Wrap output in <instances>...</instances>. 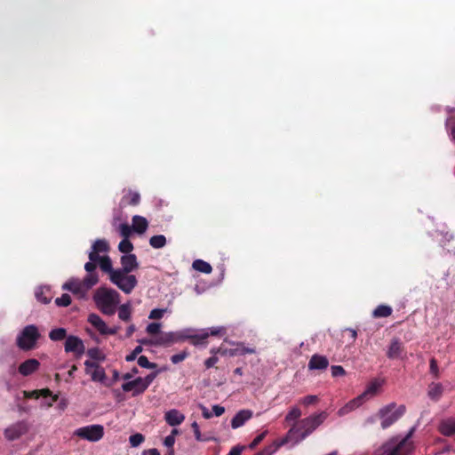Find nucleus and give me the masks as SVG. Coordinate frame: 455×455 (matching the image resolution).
Masks as SVG:
<instances>
[{"label":"nucleus","instance_id":"obj_53","mask_svg":"<svg viewBox=\"0 0 455 455\" xmlns=\"http://www.w3.org/2000/svg\"><path fill=\"white\" fill-rule=\"evenodd\" d=\"M164 312L165 309L155 308L151 310L148 318L154 320L161 319L164 316Z\"/></svg>","mask_w":455,"mask_h":455},{"label":"nucleus","instance_id":"obj_3","mask_svg":"<svg viewBox=\"0 0 455 455\" xmlns=\"http://www.w3.org/2000/svg\"><path fill=\"white\" fill-rule=\"evenodd\" d=\"M93 300L102 314L113 315L120 302V294L114 289L100 287L94 292Z\"/></svg>","mask_w":455,"mask_h":455},{"label":"nucleus","instance_id":"obj_29","mask_svg":"<svg viewBox=\"0 0 455 455\" xmlns=\"http://www.w3.org/2000/svg\"><path fill=\"white\" fill-rule=\"evenodd\" d=\"M97 262L99 263L100 269L103 272L108 273L109 276H111V275H113V272L116 270L113 268L112 261L108 256L100 257V259H97Z\"/></svg>","mask_w":455,"mask_h":455},{"label":"nucleus","instance_id":"obj_30","mask_svg":"<svg viewBox=\"0 0 455 455\" xmlns=\"http://www.w3.org/2000/svg\"><path fill=\"white\" fill-rule=\"evenodd\" d=\"M364 395H365V394L358 396L356 399L350 401L347 404H346L344 407H342L341 409L339 410L338 414L339 416H343L347 412L358 407L361 404L362 400L363 399Z\"/></svg>","mask_w":455,"mask_h":455},{"label":"nucleus","instance_id":"obj_6","mask_svg":"<svg viewBox=\"0 0 455 455\" xmlns=\"http://www.w3.org/2000/svg\"><path fill=\"white\" fill-rule=\"evenodd\" d=\"M40 338V333L36 325H27L17 337V346L24 350H31L36 347V341Z\"/></svg>","mask_w":455,"mask_h":455},{"label":"nucleus","instance_id":"obj_56","mask_svg":"<svg viewBox=\"0 0 455 455\" xmlns=\"http://www.w3.org/2000/svg\"><path fill=\"white\" fill-rule=\"evenodd\" d=\"M191 427L193 429V432H194L196 439L197 441H199V442L204 441V439H203V437H202V435H201V432H200V429H199V425L197 424L196 421H194L191 424Z\"/></svg>","mask_w":455,"mask_h":455},{"label":"nucleus","instance_id":"obj_7","mask_svg":"<svg viewBox=\"0 0 455 455\" xmlns=\"http://www.w3.org/2000/svg\"><path fill=\"white\" fill-rule=\"evenodd\" d=\"M109 280L126 294H130L138 283L135 275L118 270L113 272V275L109 276Z\"/></svg>","mask_w":455,"mask_h":455},{"label":"nucleus","instance_id":"obj_26","mask_svg":"<svg viewBox=\"0 0 455 455\" xmlns=\"http://www.w3.org/2000/svg\"><path fill=\"white\" fill-rule=\"evenodd\" d=\"M288 443V438H283L280 441H275L272 444L268 445L261 451L256 453L255 455H273L276 452V451L283 445Z\"/></svg>","mask_w":455,"mask_h":455},{"label":"nucleus","instance_id":"obj_12","mask_svg":"<svg viewBox=\"0 0 455 455\" xmlns=\"http://www.w3.org/2000/svg\"><path fill=\"white\" fill-rule=\"evenodd\" d=\"M404 352V346L399 338H393L387 350V356L389 359L401 358Z\"/></svg>","mask_w":455,"mask_h":455},{"label":"nucleus","instance_id":"obj_62","mask_svg":"<svg viewBox=\"0 0 455 455\" xmlns=\"http://www.w3.org/2000/svg\"><path fill=\"white\" fill-rule=\"evenodd\" d=\"M24 396L27 398L38 399L40 397V392L38 390L25 391Z\"/></svg>","mask_w":455,"mask_h":455},{"label":"nucleus","instance_id":"obj_18","mask_svg":"<svg viewBox=\"0 0 455 455\" xmlns=\"http://www.w3.org/2000/svg\"><path fill=\"white\" fill-rule=\"evenodd\" d=\"M253 413L251 410L239 411L231 420L232 428L235 429L244 425L246 421L251 419Z\"/></svg>","mask_w":455,"mask_h":455},{"label":"nucleus","instance_id":"obj_44","mask_svg":"<svg viewBox=\"0 0 455 455\" xmlns=\"http://www.w3.org/2000/svg\"><path fill=\"white\" fill-rule=\"evenodd\" d=\"M55 303L59 307H68L71 304V297L68 293H64L55 299Z\"/></svg>","mask_w":455,"mask_h":455},{"label":"nucleus","instance_id":"obj_42","mask_svg":"<svg viewBox=\"0 0 455 455\" xmlns=\"http://www.w3.org/2000/svg\"><path fill=\"white\" fill-rule=\"evenodd\" d=\"M301 416V411L298 407H293L285 416V421H294L297 420Z\"/></svg>","mask_w":455,"mask_h":455},{"label":"nucleus","instance_id":"obj_58","mask_svg":"<svg viewBox=\"0 0 455 455\" xmlns=\"http://www.w3.org/2000/svg\"><path fill=\"white\" fill-rule=\"evenodd\" d=\"M40 392V396L48 397L52 396V402H56L58 400V395H52V391L49 388H43L38 390Z\"/></svg>","mask_w":455,"mask_h":455},{"label":"nucleus","instance_id":"obj_22","mask_svg":"<svg viewBox=\"0 0 455 455\" xmlns=\"http://www.w3.org/2000/svg\"><path fill=\"white\" fill-rule=\"evenodd\" d=\"M35 296L43 304H48L52 299V291L48 286L38 287L35 291Z\"/></svg>","mask_w":455,"mask_h":455},{"label":"nucleus","instance_id":"obj_4","mask_svg":"<svg viewBox=\"0 0 455 455\" xmlns=\"http://www.w3.org/2000/svg\"><path fill=\"white\" fill-rule=\"evenodd\" d=\"M412 450L400 441V435L387 440L377 451L376 455H411Z\"/></svg>","mask_w":455,"mask_h":455},{"label":"nucleus","instance_id":"obj_21","mask_svg":"<svg viewBox=\"0 0 455 455\" xmlns=\"http://www.w3.org/2000/svg\"><path fill=\"white\" fill-rule=\"evenodd\" d=\"M439 432L444 436H451L455 434V419L450 418L441 421L438 427Z\"/></svg>","mask_w":455,"mask_h":455},{"label":"nucleus","instance_id":"obj_61","mask_svg":"<svg viewBox=\"0 0 455 455\" xmlns=\"http://www.w3.org/2000/svg\"><path fill=\"white\" fill-rule=\"evenodd\" d=\"M245 449L243 445L234 446L228 455H241L242 451Z\"/></svg>","mask_w":455,"mask_h":455},{"label":"nucleus","instance_id":"obj_14","mask_svg":"<svg viewBox=\"0 0 455 455\" xmlns=\"http://www.w3.org/2000/svg\"><path fill=\"white\" fill-rule=\"evenodd\" d=\"M120 260H121L122 267L117 268L116 270H118V271H122V272L130 274L133 270L137 269L139 267V264L137 261V257L135 254L123 255L121 257Z\"/></svg>","mask_w":455,"mask_h":455},{"label":"nucleus","instance_id":"obj_9","mask_svg":"<svg viewBox=\"0 0 455 455\" xmlns=\"http://www.w3.org/2000/svg\"><path fill=\"white\" fill-rule=\"evenodd\" d=\"M74 435L89 442H98L104 435V427L99 424L89 425L76 429Z\"/></svg>","mask_w":455,"mask_h":455},{"label":"nucleus","instance_id":"obj_57","mask_svg":"<svg viewBox=\"0 0 455 455\" xmlns=\"http://www.w3.org/2000/svg\"><path fill=\"white\" fill-rule=\"evenodd\" d=\"M219 358L217 355L212 354V356L209 357L204 361V366L206 369H210L214 367V365L218 363Z\"/></svg>","mask_w":455,"mask_h":455},{"label":"nucleus","instance_id":"obj_17","mask_svg":"<svg viewBox=\"0 0 455 455\" xmlns=\"http://www.w3.org/2000/svg\"><path fill=\"white\" fill-rule=\"evenodd\" d=\"M329 366V360L326 356L321 355L318 354H315L311 356L307 367L309 370H318L323 371L326 370Z\"/></svg>","mask_w":455,"mask_h":455},{"label":"nucleus","instance_id":"obj_10","mask_svg":"<svg viewBox=\"0 0 455 455\" xmlns=\"http://www.w3.org/2000/svg\"><path fill=\"white\" fill-rule=\"evenodd\" d=\"M187 339L186 335L181 332H164L161 333L155 339V346L170 347L172 344L182 342Z\"/></svg>","mask_w":455,"mask_h":455},{"label":"nucleus","instance_id":"obj_45","mask_svg":"<svg viewBox=\"0 0 455 455\" xmlns=\"http://www.w3.org/2000/svg\"><path fill=\"white\" fill-rule=\"evenodd\" d=\"M188 355V353L187 351H182L179 354H175L171 356V362L174 364H177L182 361H184Z\"/></svg>","mask_w":455,"mask_h":455},{"label":"nucleus","instance_id":"obj_5","mask_svg":"<svg viewBox=\"0 0 455 455\" xmlns=\"http://www.w3.org/2000/svg\"><path fill=\"white\" fill-rule=\"evenodd\" d=\"M406 411L404 405L397 406L395 403H391L379 411L378 415L382 419L381 427L386 429L397 421Z\"/></svg>","mask_w":455,"mask_h":455},{"label":"nucleus","instance_id":"obj_37","mask_svg":"<svg viewBox=\"0 0 455 455\" xmlns=\"http://www.w3.org/2000/svg\"><path fill=\"white\" fill-rule=\"evenodd\" d=\"M87 355L93 360L97 361H104L105 355L98 348L92 347L87 350Z\"/></svg>","mask_w":455,"mask_h":455},{"label":"nucleus","instance_id":"obj_55","mask_svg":"<svg viewBox=\"0 0 455 455\" xmlns=\"http://www.w3.org/2000/svg\"><path fill=\"white\" fill-rule=\"evenodd\" d=\"M346 371L344 368L340 365H333L331 366V375L333 377L344 376Z\"/></svg>","mask_w":455,"mask_h":455},{"label":"nucleus","instance_id":"obj_39","mask_svg":"<svg viewBox=\"0 0 455 455\" xmlns=\"http://www.w3.org/2000/svg\"><path fill=\"white\" fill-rule=\"evenodd\" d=\"M416 430L415 427H412L409 432L404 436H400V441H402L404 444H406L412 451L414 450L413 442L411 440L414 432Z\"/></svg>","mask_w":455,"mask_h":455},{"label":"nucleus","instance_id":"obj_50","mask_svg":"<svg viewBox=\"0 0 455 455\" xmlns=\"http://www.w3.org/2000/svg\"><path fill=\"white\" fill-rule=\"evenodd\" d=\"M430 372L435 376V378H439V369L437 361L435 358H431L429 362Z\"/></svg>","mask_w":455,"mask_h":455},{"label":"nucleus","instance_id":"obj_34","mask_svg":"<svg viewBox=\"0 0 455 455\" xmlns=\"http://www.w3.org/2000/svg\"><path fill=\"white\" fill-rule=\"evenodd\" d=\"M49 338L53 341H60L67 339V330L65 328L52 329L49 333Z\"/></svg>","mask_w":455,"mask_h":455},{"label":"nucleus","instance_id":"obj_32","mask_svg":"<svg viewBox=\"0 0 455 455\" xmlns=\"http://www.w3.org/2000/svg\"><path fill=\"white\" fill-rule=\"evenodd\" d=\"M393 309L391 307L387 305L378 306L372 312V315L375 318L387 317L392 315Z\"/></svg>","mask_w":455,"mask_h":455},{"label":"nucleus","instance_id":"obj_64","mask_svg":"<svg viewBox=\"0 0 455 455\" xmlns=\"http://www.w3.org/2000/svg\"><path fill=\"white\" fill-rule=\"evenodd\" d=\"M200 408L202 410V415L204 419H210L212 416V413L209 411V410L203 404H200Z\"/></svg>","mask_w":455,"mask_h":455},{"label":"nucleus","instance_id":"obj_43","mask_svg":"<svg viewBox=\"0 0 455 455\" xmlns=\"http://www.w3.org/2000/svg\"><path fill=\"white\" fill-rule=\"evenodd\" d=\"M145 438L142 434L137 433L134 435H132L129 438L130 444L132 447H137L140 444H141L144 442Z\"/></svg>","mask_w":455,"mask_h":455},{"label":"nucleus","instance_id":"obj_36","mask_svg":"<svg viewBox=\"0 0 455 455\" xmlns=\"http://www.w3.org/2000/svg\"><path fill=\"white\" fill-rule=\"evenodd\" d=\"M149 244L155 249H161L166 244V238L164 235H153L149 239Z\"/></svg>","mask_w":455,"mask_h":455},{"label":"nucleus","instance_id":"obj_49","mask_svg":"<svg viewBox=\"0 0 455 455\" xmlns=\"http://www.w3.org/2000/svg\"><path fill=\"white\" fill-rule=\"evenodd\" d=\"M209 336H220L222 337L226 334L227 331L225 327H212L209 329Z\"/></svg>","mask_w":455,"mask_h":455},{"label":"nucleus","instance_id":"obj_33","mask_svg":"<svg viewBox=\"0 0 455 455\" xmlns=\"http://www.w3.org/2000/svg\"><path fill=\"white\" fill-rule=\"evenodd\" d=\"M132 309L129 303L123 304L118 309V317L124 322H128L131 319Z\"/></svg>","mask_w":455,"mask_h":455},{"label":"nucleus","instance_id":"obj_1","mask_svg":"<svg viewBox=\"0 0 455 455\" xmlns=\"http://www.w3.org/2000/svg\"><path fill=\"white\" fill-rule=\"evenodd\" d=\"M97 261H89L85 263L84 269L88 272L87 275L79 280L71 278L62 285V289L72 292L80 299L86 297L87 292L99 282L98 274L95 272Z\"/></svg>","mask_w":455,"mask_h":455},{"label":"nucleus","instance_id":"obj_60","mask_svg":"<svg viewBox=\"0 0 455 455\" xmlns=\"http://www.w3.org/2000/svg\"><path fill=\"white\" fill-rule=\"evenodd\" d=\"M175 443V437H173L172 435H167L165 438H164V444L168 448V449H172L173 448V445Z\"/></svg>","mask_w":455,"mask_h":455},{"label":"nucleus","instance_id":"obj_20","mask_svg":"<svg viewBox=\"0 0 455 455\" xmlns=\"http://www.w3.org/2000/svg\"><path fill=\"white\" fill-rule=\"evenodd\" d=\"M164 419L172 427L180 425L184 419L185 416L176 409L170 410L165 412Z\"/></svg>","mask_w":455,"mask_h":455},{"label":"nucleus","instance_id":"obj_19","mask_svg":"<svg viewBox=\"0 0 455 455\" xmlns=\"http://www.w3.org/2000/svg\"><path fill=\"white\" fill-rule=\"evenodd\" d=\"M40 366L38 360L31 358L24 361L19 366V372L23 376H28L35 372Z\"/></svg>","mask_w":455,"mask_h":455},{"label":"nucleus","instance_id":"obj_27","mask_svg":"<svg viewBox=\"0 0 455 455\" xmlns=\"http://www.w3.org/2000/svg\"><path fill=\"white\" fill-rule=\"evenodd\" d=\"M140 202V196L138 192L129 190L122 198V203L136 206Z\"/></svg>","mask_w":455,"mask_h":455},{"label":"nucleus","instance_id":"obj_13","mask_svg":"<svg viewBox=\"0 0 455 455\" xmlns=\"http://www.w3.org/2000/svg\"><path fill=\"white\" fill-rule=\"evenodd\" d=\"M122 389L124 392L132 391V396L143 394L146 389L142 383V378L139 377L132 381H127L122 385Z\"/></svg>","mask_w":455,"mask_h":455},{"label":"nucleus","instance_id":"obj_16","mask_svg":"<svg viewBox=\"0 0 455 455\" xmlns=\"http://www.w3.org/2000/svg\"><path fill=\"white\" fill-rule=\"evenodd\" d=\"M92 251L89 253V259L91 261H97L100 259V252H107L109 251V245L108 242L104 239H98L94 242L92 247Z\"/></svg>","mask_w":455,"mask_h":455},{"label":"nucleus","instance_id":"obj_41","mask_svg":"<svg viewBox=\"0 0 455 455\" xmlns=\"http://www.w3.org/2000/svg\"><path fill=\"white\" fill-rule=\"evenodd\" d=\"M138 364L140 367L146 368V369H156L157 367L156 363L149 362L148 357L145 355L139 356Z\"/></svg>","mask_w":455,"mask_h":455},{"label":"nucleus","instance_id":"obj_23","mask_svg":"<svg viewBox=\"0 0 455 455\" xmlns=\"http://www.w3.org/2000/svg\"><path fill=\"white\" fill-rule=\"evenodd\" d=\"M148 227V222L146 218L135 215L132 217V229L138 234H143L146 232Z\"/></svg>","mask_w":455,"mask_h":455},{"label":"nucleus","instance_id":"obj_47","mask_svg":"<svg viewBox=\"0 0 455 455\" xmlns=\"http://www.w3.org/2000/svg\"><path fill=\"white\" fill-rule=\"evenodd\" d=\"M132 228L128 224L126 223H124V224H121L120 227H119V231H120V234L121 235L124 237V239H128V237L131 235L132 234Z\"/></svg>","mask_w":455,"mask_h":455},{"label":"nucleus","instance_id":"obj_46","mask_svg":"<svg viewBox=\"0 0 455 455\" xmlns=\"http://www.w3.org/2000/svg\"><path fill=\"white\" fill-rule=\"evenodd\" d=\"M161 323H151L147 326V332L150 335H156L160 332Z\"/></svg>","mask_w":455,"mask_h":455},{"label":"nucleus","instance_id":"obj_15","mask_svg":"<svg viewBox=\"0 0 455 455\" xmlns=\"http://www.w3.org/2000/svg\"><path fill=\"white\" fill-rule=\"evenodd\" d=\"M26 427L24 423L18 422L4 430V436L9 441H14L19 439L22 435L26 433Z\"/></svg>","mask_w":455,"mask_h":455},{"label":"nucleus","instance_id":"obj_11","mask_svg":"<svg viewBox=\"0 0 455 455\" xmlns=\"http://www.w3.org/2000/svg\"><path fill=\"white\" fill-rule=\"evenodd\" d=\"M85 347L83 340L76 336H68L65 342V351L67 353L73 352L80 356L84 353Z\"/></svg>","mask_w":455,"mask_h":455},{"label":"nucleus","instance_id":"obj_28","mask_svg":"<svg viewBox=\"0 0 455 455\" xmlns=\"http://www.w3.org/2000/svg\"><path fill=\"white\" fill-rule=\"evenodd\" d=\"M186 337H187V339H189L190 343L194 346L204 345V344H206V339L209 337V332H208V331L204 330L199 334H194V335H189V336H186Z\"/></svg>","mask_w":455,"mask_h":455},{"label":"nucleus","instance_id":"obj_51","mask_svg":"<svg viewBox=\"0 0 455 455\" xmlns=\"http://www.w3.org/2000/svg\"><path fill=\"white\" fill-rule=\"evenodd\" d=\"M267 433V431H264L261 434H259V435H257L253 439V441L249 444V448L250 449L256 448L263 441V439L265 438Z\"/></svg>","mask_w":455,"mask_h":455},{"label":"nucleus","instance_id":"obj_31","mask_svg":"<svg viewBox=\"0 0 455 455\" xmlns=\"http://www.w3.org/2000/svg\"><path fill=\"white\" fill-rule=\"evenodd\" d=\"M192 267L195 270L204 274H210L212 271V266L203 259L194 260Z\"/></svg>","mask_w":455,"mask_h":455},{"label":"nucleus","instance_id":"obj_54","mask_svg":"<svg viewBox=\"0 0 455 455\" xmlns=\"http://www.w3.org/2000/svg\"><path fill=\"white\" fill-rule=\"evenodd\" d=\"M156 375H157V371L151 372L148 375H147L145 378H142V383H143V386L146 390L149 387V385L153 382V380L156 379Z\"/></svg>","mask_w":455,"mask_h":455},{"label":"nucleus","instance_id":"obj_24","mask_svg":"<svg viewBox=\"0 0 455 455\" xmlns=\"http://www.w3.org/2000/svg\"><path fill=\"white\" fill-rule=\"evenodd\" d=\"M88 322L95 328L97 331L102 334L106 335V323L97 315V314H90L88 316Z\"/></svg>","mask_w":455,"mask_h":455},{"label":"nucleus","instance_id":"obj_38","mask_svg":"<svg viewBox=\"0 0 455 455\" xmlns=\"http://www.w3.org/2000/svg\"><path fill=\"white\" fill-rule=\"evenodd\" d=\"M416 430L415 427H412L409 432L404 436H400V441H402L404 444H406L412 451L414 450L413 442L411 440L414 432Z\"/></svg>","mask_w":455,"mask_h":455},{"label":"nucleus","instance_id":"obj_35","mask_svg":"<svg viewBox=\"0 0 455 455\" xmlns=\"http://www.w3.org/2000/svg\"><path fill=\"white\" fill-rule=\"evenodd\" d=\"M89 374L93 381L103 382L107 378L105 370L100 365L97 366Z\"/></svg>","mask_w":455,"mask_h":455},{"label":"nucleus","instance_id":"obj_2","mask_svg":"<svg viewBox=\"0 0 455 455\" xmlns=\"http://www.w3.org/2000/svg\"><path fill=\"white\" fill-rule=\"evenodd\" d=\"M327 417L328 413L326 411H321L304 418L289 429L285 438H288V442L291 440H295V443L301 442L323 424Z\"/></svg>","mask_w":455,"mask_h":455},{"label":"nucleus","instance_id":"obj_8","mask_svg":"<svg viewBox=\"0 0 455 455\" xmlns=\"http://www.w3.org/2000/svg\"><path fill=\"white\" fill-rule=\"evenodd\" d=\"M230 344L235 345V348H227L221 344L219 347H212L211 349V354L220 355L222 356H235V355H243L245 354H255L256 350L253 347H245L242 342H231Z\"/></svg>","mask_w":455,"mask_h":455},{"label":"nucleus","instance_id":"obj_52","mask_svg":"<svg viewBox=\"0 0 455 455\" xmlns=\"http://www.w3.org/2000/svg\"><path fill=\"white\" fill-rule=\"evenodd\" d=\"M317 402H318V397L316 395H307L300 400V403L306 406L316 403Z\"/></svg>","mask_w":455,"mask_h":455},{"label":"nucleus","instance_id":"obj_59","mask_svg":"<svg viewBox=\"0 0 455 455\" xmlns=\"http://www.w3.org/2000/svg\"><path fill=\"white\" fill-rule=\"evenodd\" d=\"M85 365V372L86 374H89L92 370H94L97 366H99V363L95 362H92L90 360H86L84 362Z\"/></svg>","mask_w":455,"mask_h":455},{"label":"nucleus","instance_id":"obj_40","mask_svg":"<svg viewBox=\"0 0 455 455\" xmlns=\"http://www.w3.org/2000/svg\"><path fill=\"white\" fill-rule=\"evenodd\" d=\"M118 249L121 252L131 254L130 252L133 250V244L128 239H123L118 245Z\"/></svg>","mask_w":455,"mask_h":455},{"label":"nucleus","instance_id":"obj_25","mask_svg":"<svg viewBox=\"0 0 455 455\" xmlns=\"http://www.w3.org/2000/svg\"><path fill=\"white\" fill-rule=\"evenodd\" d=\"M443 392V387L441 383L432 382L428 386L427 395L433 401H438Z\"/></svg>","mask_w":455,"mask_h":455},{"label":"nucleus","instance_id":"obj_48","mask_svg":"<svg viewBox=\"0 0 455 455\" xmlns=\"http://www.w3.org/2000/svg\"><path fill=\"white\" fill-rule=\"evenodd\" d=\"M142 350L143 348L141 346H137L131 354L125 356V360L127 362L134 361L137 358V356L142 352Z\"/></svg>","mask_w":455,"mask_h":455},{"label":"nucleus","instance_id":"obj_63","mask_svg":"<svg viewBox=\"0 0 455 455\" xmlns=\"http://www.w3.org/2000/svg\"><path fill=\"white\" fill-rule=\"evenodd\" d=\"M212 411L217 417H220L225 412V408L218 404L213 405Z\"/></svg>","mask_w":455,"mask_h":455}]
</instances>
